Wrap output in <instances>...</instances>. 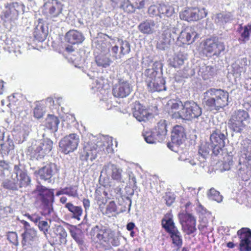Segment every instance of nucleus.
I'll use <instances>...</instances> for the list:
<instances>
[{"instance_id":"nucleus-27","label":"nucleus","mask_w":251,"mask_h":251,"mask_svg":"<svg viewBox=\"0 0 251 251\" xmlns=\"http://www.w3.org/2000/svg\"><path fill=\"white\" fill-rule=\"evenodd\" d=\"M165 79H150L147 82L148 88L151 92L166 90Z\"/></svg>"},{"instance_id":"nucleus-4","label":"nucleus","mask_w":251,"mask_h":251,"mask_svg":"<svg viewBox=\"0 0 251 251\" xmlns=\"http://www.w3.org/2000/svg\"><path fill=\"white\" fill-rule=\"evenodd\" d=\"M249 115L245 110H237L231 114L228 120V126L233 132L241 133L245 128Z\"/></svg>"},{"instance_id":"nucleus-24","label":"nucleus","mask_w":251,"mask_h":251,"mask_svg":"<svg viewBox=\"0 0 251 251\" xmlns=\"http://www.w3.org/2000/svg\"><path fill=\"white\" fill-rule=\"evenodd\" d=\"M166 121L161 120L153 129V135L156 136L158 142H162L166 139L168 131Z\"/></svg>"},{"instance_id":"nucleus-16","label":"nucleus","mask_w":251,"mask_h":251,"mask_svg":"<svg viewBox=\"0 0 251 251\" xmlns=\"http://www.w3.org/2000/svg\"><path fill=\"white\" fill-rule=\"evenodd\" d=\"M240 240V251H251V230L248 228H242L237 232Z\"/></svg>"},{"instance_id":"nucleus-45","label":"nucleus","mask_w":251,"mask_h":251,"mask_svg":"<svg viewBox=\"0 0 251 251\" xmlns=\"http://www.w3.org/2000/svg\"><path fill=\"white\" fill-rule=\"evenodd\" d=\"M235 153V151L233 147L231 145H228L226 146L225 148H223V152L222 154H220V155L226 154V156L228 157L227 159L229 160V164H232V157Z\"/></svg>"},{"instance_id":"nucleus-10","label":"nucleus","mask_w":251,"mask_h":251,"mask_svg":"<svg viewBox=\"0 0 251 251\" xmlns=\"http://www.w3.org/2000/svg\"><path fill=\"white\" fill-rule=\"evenodd\" d=\"M101 142H98L97 144L92 141L85 142L83 147V154L81 156L82 160L91 162L97 158L98 154L104 150L101 147Z\"/></svg>"},{"instance_id":"nucleus-13","label":"nucleus","mask_w":251,"mask_h":251,"mask_svg":"<svg viewBox=\"0 0 251 251\" xmlns=\"http://www.w3.org/2000/svg\"><path fill=\"white\" fill-rule=\"evenodd\" d=\"M207 14L206 9L204 8H188L180 13L179 16L181 20L188 22L196 21L204 17Z\"/></svg>"},{"instance_id":"nucleus-55","label":"nucleus","mask_w":251,"mask_h":251,"mask_svg":"<svg viewBox=\"0 0 251 251\" xmlns=\"http://www.w3.org/2000/svg\"><path fill=\"white\" fill-rule=\"evenodd\" d=\"M117 211V206L115 202L114 201H110L107 204L106 208L105 214H111L113 212Z\"/></svg>"},{"instance_id":"nucleus-31","label":"nucleus","mask_w":251,"mask_h":251,"mask_svg":"<svg viewBox=\"0 0 251 251\" xmlns=\"http://www.w3.org/2000/svg\"><path fill=\"white\" fill-rule=\"evenodd\" d=\"M212 144L210 143L205 142L204 144L201 145L199 150V153L201 155L202 160H200L201 162V165L203 167L204 165L203 163L204 162V160L209 155V152L210 151H212V154H213V149L214 147H212Z\"/></svg>"},{"instance_id":"nucleus-57","label":"nucleus","mask_w":251,"mask_h":251,"mask_svg":"<svg viewBox=\"0 0 251 251\" xmlns=\"http://www.w3.org/2000/svg\"><path fill=\"white\" fill-rule=\"evenodd\" d=\"M216 69L215 67L211 66H207L205 67L204 75L207 76L213 77L216 74Z\"/></svg>"},{"instance_id":"nucleus-34","label":"nucleus","mask_w":251,"mask_h":251,"mask_svg":"<svg viewBox=\"0 0 251 251\" xmlns=\"http://www.w3.org/2000/svg\"><path fill=\"white\" fill-rule=\"evenodd\" d=\"M65 208L73 214V217L78 220H79L80 217L82 213V209L80 206H75L71 202L66 203L65 205Z\"/></svg>"},{"instance_id":"nucleus-14","label":"nucleus","mask_w":251,"mask_h":251,"mask_svg":"<svg viewBox=\"0 0 251 251\" xmlns=\"http://www.w3.org/2000/svg\"><path fill=\"white\" fill-rule=\"evenodd\" d=\"M130 51V44L126 40L118 39L115 45L112 47L110 52L114 59L121 58L122 55L128 54Z\"/></svg>"},{"instance_id":"nucleus-32","label":"nucleus","mask_w":251,"mask_h":251,"mask_svg":"<svg viewBox=\"0 0 251 251\" xmlns=\"http://www.w3.org/2000/svg\"><path fill=\"white\" fill-rule=\"evenodd\" d=\"M186 59L187 54L182 51H179L170 59L169 64L174 68H179L183 65L184 61Z\"/></svg>"},{"instance_id":"nucleus-3","label":"nucleus","mask_w":251,"mask_h":251,"mask_svg":"<svg viewBox=\"0 0 251 251\" xmlns=\"http://www.w3.org/2000/svg\"><path fill=\"white\" fill-rule=\"evenodd\" d=\"M201 114V108L196 102L194 101H186L183 103V108L174 112L172 116L175 119L191 121L193 119L199 118Z\"/></svg>"},{"instance_id":"nucleus-36","label":"nucleus","mask_w":251,"mask_h":251,"mask_svg":"<svg viewBox=\"0 0 251 251\" xmlns=\"http://www.w3.org/2000/svg\"><path fill=\"white\" fill-rule=\"evenodd\" d=\"M170 234L171 238L172 239L173 243L180 248L182 245V240L180 232L177 229H174L171 230L169 233Z\"/></svg>"},{"instance_id":"nucleus-53","label":"nucleus","mask_w":251,"mask_h":251,"mask_svg":"<svg viewBox=\"0 0 251 251\" xmlns=\"http://www.w3.org/2000/svg\"><path fill=\"white\" fill-rule=\"evenodd\" d=\"M164 200L168 206H171L175 201L176 197L174 194L171 192H167L164 196Z\"/></svg>"},{"instance_id":"nucleus-62","label":"nucleus","mask_w":251,"mask_h":251,"mask_svg":"<svg viewBox=\"0 0 251 251\" xmlns=\"http://www.w3.org/2000/svg\"><path fill=\"white\" fill-rule=\"evenodd\" d=\"M166 41L159 40L157 44V48L161 50H164L167 48L170 44L166 43Z\"/></svg>"},{"instance_id":"nucleus-41","label":"nucleus","mask_w":251,"mask_h":251,"mask_svg":"<svg viewBox=\"0 0 251 251\" xmlns=\"http://www.w3.org/2000/svg\"><path fill=\"white\" fill-rule=\"evenodd\" d=\"M242 68H241L238 64L234 63L232 65L231 71L227 74V78H238L241 76Z\"/></svg>"},{"instance_id":"nucleus-51","label":"nucleus","mask_w":251,"mask_h":251,"mask_svg":"<svg viewBox=\"0 0 251 251\" xmlns=\"http://www.w3.org/2000/svg\"><path fill=\"white\" fill-rule=\"evenodd\" d=\"M168 104L170 106L171 109L177 110L180 108H183V103L179 100H173L169 101Z\"/></svg>"},{"instance_id":"nucleus-6","label":"nucleus","mask_w":251,"mask_h":251,"mask_svg":"<svg viewBox=\"0 0 251 251\" xmlns=\"http://www.w3.org/2000/svg\"><path fill=\"white\" fill-rule=\"evenodd\" d=\"M63 4L57 0H48L43 7V14L53 21H61L63 19L62 13Z\"/></svg>"},{"instance_id":"nucleus-54","label":"nucleus","mask_w":251,"mask_h":251,"mask_svg":"<svg viewBox=\"0 0 251 251\" xmlns=\"http://www.w3.org/2000/svg\"><path fill=\"white\" fill-rule=\"evenodd\" d=\"M158 72L153 68L146 69L145 72V75L149 78H159L157 76Z\"/></svg>"},{"instance_id":"nucleus-48","label":"nucleus","mask_w":251,"mask_h":251,"mask_svg":"<svg viewBox=\"0 0 251 251\" xmlns=\"http://www.w3.org/2000/svg\"><path fill=\"white\" fill-rule=\"evenodd\" d=\"M37 226L40 230L43 232L44 235L46 236L47 233L48 232L49 229L50 227V225L48 223L42 220H40L39 223L37 224Z\"/></svg>"},{"instance_id":"nucleus-37","label":"nucleus","mask_w":251,"mask_h":251,"mask_svg":"<svg viewBox=\"0 0 251 251\" xmlns=\"http://www.w3.org/2000/svg\"><path fill=\"white\" fill-rule=\"evenodd\" d=\"M95 61L98 66L103 68L109 66L111 62L110 59L103 54H100L96 56Z\"/></svg>"},{"instance_id":"nucleus-43","label":"nucleus","mask_w":251,"mask_h":251,"mask_svg":"<svg viewBox=\"0 0 251 251\" xmlns=\"http://www.w3.org/2000/svg\"><path fill=\"white\" fill-rule=\"evenodd\" d=\"M67 195L69 196L75 197L77 196V190L75 186H70L69 187H66L63 188L60 191H58L56 193L57 196H59L61 195Z\"/></svg>"},{"instance_id":"nucleus-15","label":"nucleus","mask_w":251,"mask_h":251,"mask_svg":"<svg viewBox=\"0 0 251 251\" xmlns=\"http://www.w3.org/2000/svg\"><path fill=\"white\" fill-rule=\"evenodd\" d=\"M57 172V166L54 163H50L40 169L38 172L40 178L48 183L54 182L52 176Z\"/></svg>"},{"instance_id":"nucleus-11","label":"nucleus","mask_w":251,"mask_h":251,"mask_svg":"<svg viewBox=\"0 0 251 251\" xmlns=\"http://www.w3.org/2000/svg\"><path fill=\"white\" fill-rule=\"evenodd\" d=\"M225 49L224 43L216 38L207 39L204 43L203 51L207 56L218 57Z\"/></svg>"},{"instance_id":"nucleus-59","label":"nucleus","mask_w":251,"mask_h":251,"mask_svg":"<svg viewBox=\"0 0 251 251\" xmlns=\"http://www.w3.org/2000/svg\"><path fill=\"white\" fill-rule=\"evenodd\" d=\"M44 111L40 106H37L34 109V117L37 119L42 118L44 115Z\"/></svg>"},{"instance_id":"nucleus-64","label":"nucleus","mask_w":251,"mask_h":251,"mask_svg":"<svg viewBox=\"0 0 251 251\" xmlns=\"http://www.w3.org/2000/svg\"><path fill=\"white\" fill-rule=\"evenodd\" d=\"M134 4L137 9H142L144 7L146 0H133Z\"/></svg>"},{"instance_id":"nucleus-9","label":"nucleus","mask_w":251,"mask_h":251,"mask_svg":"<svg viewBox=\"0 0 251 251\" xmlns=\"http://www.w3.org/2000/svg\"><path fill=\"white\" fill-rule=\"evenodd\" d=\"M25 6L18 2H12L5 5L0 17L4 22H11L17 20L21 11H24Z\"/></svg>"},{"instance_id":"nucleus-30","label":"nucleus","mask_w":251,"mask_h":251,"mask_svg":"<svg viewBox=\"0 0 251 251\" xmlns=\"http://www.w3.org/2000/svg\"><path fill=\"white\" fill-rule=\"evenodd\" d=\"M213 19L215 23L223 25L227 23L231 22L233 20V16L229 12L219 13L214 16Z\"/></svg>"},{"instance_id":"nucleus-33","label":"nucleus","mask_w":251,"mask_h":251,"mask_svg":"<svg viewBox=\"0 0 251 251\" xmlns=\"http://www.w3.org/2000/svg\"><path fill=\"white\" fill-rule=\"evenodd\" d=\"M59 124V119L54 115H49L46 119L45 125L46 127L52 130L54 132L57 131Z\"/></svg>"},{"instance_id":"nucleus-23","label":"nucleus","mask_w":251,"mask_h":251,"mask_svg":"<svg viewBox=\"0 0 251 251\" xmlns=\"http://www.w3.org/2000/svg\"><path fill=\"white\" fill-rule=\"evenodd\" d=\"M186 137L185 129L179 125L175 126L171 132V140L173 143L179 145L185 140Z\"/></svg>"},{"instance_id":"nucleus-56","label":"nucleus","mask_w":251,"mask_h":251,"mask_svg":"<svg viewBox=\"0 0 251 251\" xmlns=\"http://www.w3.org/2000/svg\"><path fill=\"white\" fill-rule=\"evenodd\" d=\"M121 8L127 13H133L136 8L135 5L130 3L128 0L126 2L124 3V6L122 7Z\"/></svg>"},{"instance_id":"nucleus-7","label":"nucleus","mask_w":251,"mask_h":251,"mask_svg":"<svg viewBox=\"0 0 251 251\" xmlns=\"http://www.w3.org/2000/svg\"><path fill=\"white\" fill-rule=\"evenodd\" d=\"M224 130L222 131L217 129L210 135V141L212 147H214L213 155L218 156L223 152V148L225 147L226 141H227V132L226 126L224 125Z\"/></svg>"},{"instance_id":"nucleus-2","label":"nucleus","mask_w":251,"mask_h":251,"mask_svg":"<svg viewBox=\"0 0 251 251\" xmlns=\"http://www.w3.org/2000/svg\"><path fill=\"white\" fill-rule=\"evenodd\" d=\"M90 234L93 241L107 248L120 245L119 238L115 235L114 231L101 225H97L93 227Z\"/></svg>"},{"instance_id":"nucleus-35","label":"nucleus","mask_w":251,"mask_h":251,"mask_svg":"<svg viewBox=\"0 0 251 251\" xmlns=\"http://www.w3.org/2000/svg\"><path fill=\"white\" fill-rule=\"evenodd\" d=\"M2 186L4 188L9 190H17L19 189L14 173L11 176V179H5L2 183Z\"/></svg>"},{"instance_id":"nucleus-18","label":"nucleus","mask_w":251,"mask_h":251,"mask_svg":"<svg viewBox=\"0 0 251 251\" xmlns=\"http://www.w3.org/2000/svg\"><path fill=\"white\" fill-rule=\"evenodd\" d=\"M132 90V86L127 80L119 79L113 88V94L115 97L125 98L128 96Z\"/></svg>"},{"instance_id":"nucleus-28","label":"nucleus","mask_w":251,"mask_h":251,"mask_svg":"<svg viewBox=\"0 0 251 251\" xmlns=\"http://www.w3.org/2000/svg\"><path fill=\"white\" fill-rule=\"evenodd\" d=\"M138 29L143 34H151L153 33L157 27L156 24L152 20H147L140 24Z\"/></svg>"},{"instance_id":"nucleus-17","label":"nucleus","mask_w":251,"mask_h":251,"mask_svg":"<svg viewBox=\"0 0 251 251\" xmlns=\"http://www.w3.org/2000/svg\"><path fill=\"white\" fill-rule=\"evenodd\" d=\"M123 170L116 165L109 162L105 164L101 171V173L106 175L108 176L118 182H121L122 179Z\"/></svg>"},{"instance_id":"nucleus-63","label":"nucleus","mask_w":251,"mask_h":251,"mask_svg":"<svg viewBox=\"0 0 251 251\" xmlns=\"http://www.w3.org/2000/svg\"><path fill=\"white\" fill-rule=\"evenodd\" d=\"M113 6L114 7H119L122 8L124 6V4L125 2H126L128 0H111Z\"/></svg>"},{"instance_id":"nucleus-47","label":"nucleus","mask_w":251,"mask_h":251,"mask_svg":"<svg viewBox=\"0 0 251 251\" xmlns=\"http://www.w3.org/2000/svg\"><path fill=\"white\" fill-rule=\"evenodd\" d=\"M103 87V79H96L95 88L97 91L100 92L102 95L107 94L108 92V87L106 88H104Z\"/></svg>"},{"instance_id":"nucleus-29","label":"nucleus","mask_w":251,"mask_h":251,"mask_svg":"<svg viewBox=\"0 0 251 251\" xmlns=\"http://www.w3.org/2000/svg\"><path fill=\"white\" fill-rule=\"evenodd\" d=\"M238 31L240 35L239 41L241 44H246L250 39L251 25L248 24L244 26L240 25L238 28Z\"/></svg>"},{"instance_id":"nucleus-46","label":"nucleus","mask_w":251,"mask_h":251,"mask_svg":"<svg viewBox=\"0 0 251 251\" xmlns=\"http://www.w3.org/2000/svg\"><path fill=\"white\" fill-rule=\"evenodd\" d=\"M144 139L149 144L155 143L157 141L156 136L153 135L152 131H145L143 133Z\"/></svg>"},{"instance_id":"nucleus-60","label":"nucleus","mask_w":251,"mask_h":251,"mask_svg":"<svg viewBox=\"0 0 251 251\" xmlns=\"http://www.w3.org/2000/svg\"><path fill=\"white\" fill-rule=\"evenodd\" d=\"M183 218L185 220V225L192 224L194 222V225H196V221L195 218L190 214H186L183 216Z\"/></svg>"},{"instance_id":"nucleus-39","label":"nucleus","mask_w":251,"mask_h":251,"mask_svg":"<svg viewBox=\"0 0 251 251\" xmlns=\"http://www.w3.org/2000/svg\"><path fill=\"white\" fill-rule=\"evenodd\" d=\"M158 8L159 16L160 17H161V15H164L167 17H171L174 13L173 8L171 6L164 3L160 4L158 5Z\"/></svg>"},{"instance_id":"nucleus-58","label":"nucleus","mask_w":251,"mask_h":251,"mask_svg":"<svg viewBox=\"0 0 251 251\" xmlns=\"http://www.w3.org/2000/svg\"><path fill=\"white\" fill-rule=\"evenodd\" d=\"M148 13L151 16L159 15L158 6L152 5L148 9Z\"/></svg>"},{"instance_id":"nucleus-49","label":"nucleus","mask_w":251,"mask_h":251,"mask_svg":"<svg viewBox=\"0 0 251 251\" xmlns=\"http://www.w3.org/2000/svg\"><path fill=\"white\" fill-rule=\"evenodd\" d=\"M165 223L164 224V220H162V226L168 233H170V231L174 229H177L175 226V224L172 219L169 218L168 220H165Z\"/></svg>"},{"instance_id":"nucleus-40","label":"nucleus","mask_w":251,"mask_h":251,"mask_svg":"<svg viewBox=\"0 0 251 251\" xmlns=\"http://www.w3.org/2000/svg\"><path fill=\"white\" fill-rule=\"evenodd\" d=\"M2 141H3V143H0V144L1 149L2 151H6L7 153H8L10 151L13 150L14 149L15 146L14 142L12 139L10 138L9 135L8 136L5 141L4 140Z\"/></svg>"},{"instance_id":"nucleus-61","label":"nucleus","mask_w":251,"mask_h":251,"mask_svg":"<svg viewBox=\"0 0 251 251\" xmlns=\"http://www.w3.org/2000/svg\"><path fill=\"white\" fill-rule=\"evenodd\" d=\"M242 145L244 151L250 153V156H251V140H245L243 141Z\"/></svg>"},{"instance_id":"nucleus-21","label":"nucleus","mask_w":251,"mask_h":251,"mask_svg":"<svg viewBox=\"0 0 251 251\" xmlns=\"http://www.w3.org/2000/svg\"><path fill=\"white\" fill-rule=\"evenodd\" d=\"M13 170L18 188L25 187L30 184V178L20 168L18 165H15Z\"/></svg>"},{"instance_id":"nucleus-19","label":"nucleus","mask_w":251,"mask_h":251,"mask_svg":"<svg viewBox=\"0 0 251 251\" xmlns=\"http://www.w3.org/2000/svg\"><path fill=\"white\" fill-rule=\"evenodd\" d=\"M197 33L194 28L192 27H187L180 33L178 37H177V42L182 44H190L197 38Z\"/></svg>"},{"instance_id":"nucleus-42","label":"nucleus","mask_w":251,"mask_h":251,"mask_svg":"<svg viewBox=\"0 0 251 251\" xmlns=\"http://www.w3.org/2000/svg\"><path fill=\"white\" fill-rule=\"evenodd\" d=\"M71 235L75 240L78 246L81 248L84 246V236L82 233H77L74 230H70Z\"/></svg>"},{"instance_id":"nucleus-25","label":"nucleus","mask_w":251,"mask_h":251,"mask_svg":"<svg viewBox=\"0 0 251 251\" xmlns=\"http://www.w3.org/2000/svg\"><path fill=\"white\" fill-rule=\"evenodd\" d=\"M133 116L139 122L146 121L151 115L140 104H136L133 111Z\"/></svg>"},{"instance_id":"nucleus-8","label":"nucleus","mask_w":251,"mask_h":251,"mask_svg":"<svg viewBox=\"0 0 251 251\" xmlns=\"http://www.w3.org/2000/svg\"><path fill=\"white\" fill-rule=\"evenodd\" d=\"M53 146V142L49 138L36 141L29 147V151L32 156L37 159L43 158L46 154L50 152Z\"/></svg>"},{"instance_id":"nucleus-20","label":"nucleus","mask_w":251,"mask_h":251,"mask_svg":"<svg viewBox=\"0 0 251 251\" xmlns=\"http://www.w3.org/2000/svg\"><path fill=\"white\" fill-rule=\"evenodd\" d=\"M35 27L34 31L35 38L39 42L45 40L48 34V27L44 24L43 19H39L35 23Z\"/></svg>"},{"instance_id":"nucleus-26","label":"nucleus","mask_w":251,"mask_h":251,"mask_svg":"<svg viewBox=\"0 0 251 251\" xmlns=\"http://www.w3.org/2000/svg\"><path fill=\"white\" fill-rule=\"evenodd\" d=\"M65 39L68 43L71 44H75L82 43L84 37L79 31L72 30L66 33Z\"/></svg>"},{"instance_id":"nucleus-38","label":"nucleus","mask_w":251,"mask_h":251,"mask_svg":"<svg viewBox=\"0 0 251 251\" xmlns=\"http://www.w3.org/2000/svg\"><path fill=\"white\" fill-rule=\"evenodd\" d=\"M54 232L57 235L59 236L60 243L65 244L67 242V233L64 228L61 226H56Z\"/></svg>"},{"instance_id":"nucleus-52","label":"nucleus","mask_w":251,"mask_h":251,"mask_svg":"<svg viewBox=\"0 0 251 251\" xmlns=\"http://www.w3.org/2000/svg\"><path fill=\"white\" fill-rule=\"evenodd\" d=\"M182 226L183 229L186 231L188 235L192 234L196 230V225H194V222H193V225L189 224L184 225L182 224Z\"/></svg>"},{"instance_id":"nucleus-22","label":"nucleus","mask_w":251,"mask_h":251,"mask_svg":"<svg viewBox=\"0 0 251 251\" xmlns=\"http://www.w3.org/2000/svg\"><path fill=\"white\" fill-rule=\"evenodd\" d=\"M21 236L22 245L23 247H30L34 242L38 240L37 231L34 228L24 231Z\"/></svg>"},{"instance_id":"nucleus-44","label":"nucleus","mask_w":251,"mask_h":251,"mask_svg":"<svg viewBox=\"0 0 251 251\" xmlns=\"http://www.w3.org/2000/svg\"><path fill=\"white\" fill-rule=\"evenodd\" d=\"M209 199L218 202H221L223 200V196L220 195L219 191L214 188H211L207 193Z\"/></svg>"},{"instance_id":"nucleus-1","label":"nucleus","mask_w":251,"mask_h":251,"mask_svg":"<svg viewBox=\"0 0 251 251\" xmlns=\"http://www.w3.org/2000/svg\"><path fill=\"white\" fill-rule=\"evenodd\" d=\"M203 97L204 106L214 113L223 109L228 104L229 94L221 89L210 88L204 93Z\"/></svg>"},{"instance_id":"nucleus-50","label":"nucleus","mask_w":251,"mask_h":251,"mask_svg":"<svg viewBox=\"0 0 251 251\" xmlns=\"http://www.w3.org/2000/svg\"><path fill=\"white\" fill-rule=\"evenodd\" d=\"M162 37L166 40V43L170 44L176 38V36L172 34L171 30H165L162 33Z\"/></svg>"},{"instance_id":"nucleus-5","label":"nucleus","mask_w":251,"mask_h":251,"mask_svg":"<svg viewBox=\"0 0 251 251\" xmlns=\"http://www.w3.org/2000/svg\"><path fill=\"white\" fill-rule=\"evenodd\" d=\"M35 191L38 193L40 198L45 214L50 215L53 213L54 190L48 189L39 184L36 186Z\"/></svg>"},{"instance_id":"nucleus-12","label":"nucleus","mask_w":251,"mask_h":251,"mask_svg":"<svg viewBox=\"0 0 251 251\" xmlns=\"http://www.w3.org/2000/svg\"><path fill=\"white\" fill-rule=\"evenodd\" d=\"M79 142V138L77 134H70L60 140L59 147L65 154H68L77 149Z\"/></svg>"}]
</instances>
